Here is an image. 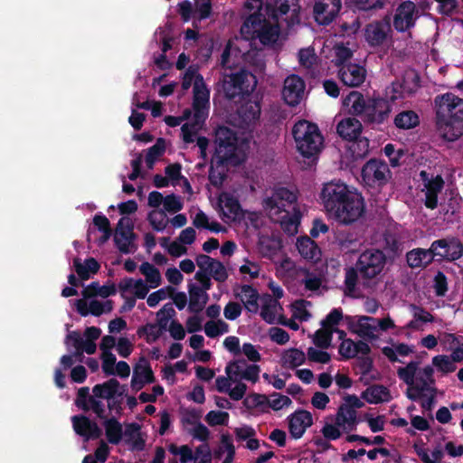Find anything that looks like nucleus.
<instances>
[{"label": "nucleus", "mask_w": 463, "mask_h": 463, "mask_svg": "<svg viewBox=\"0 0 463 463\" xmlns=\"http://www.w3.org/2000/svg\"><path fill=\"white\" fill-rule=\"evenodd\" d=\"M248 364L244 359L232 361L225 368V373L232 382H237L241 377V373L245 370Z\"/></svg>", "instance_id": "52"}, {"label": "nucleus", "mask_w": 463, "mask_h": 463, "mask_svg": "<svg viewBox=\"0 0 463 463\" xmlns=\"http://www.w3.org/2000/svg\"><path fill=\"white\" fill-rule=\"evenodd\" d=\"M137 234L134 233V237H129L128 234L125 237L115 233L114 242L118 250L123 254H128L137 250V247L135 244Z\"/></svg>", "instance_id": "46"}, {"label": "nucleus", "mask_w": 463, "mask_h": 463, "mask_svg": "<svg viewBox=\"0 0 463 463\" xmlns=\"http://www.w3.org/2000/svg\"><path fill=\"white\" fill-rule=\"evenodd\" d=\"M380 251L384 255L389 264H392L402 253L403 245L399 236L390 231L383 233Z\"/></svg>", "instance_id": "20"}, {"label": "nucleus", "mask_w": 463, "mask_h": 463, "mask_svg": "<svg viewBox=\"0 0 463 463\" xmlns=\"http://www.w3.org/2000/svg\"><path fill=\"white\" fill-rule=\"evenodd\" d=\"M307 358L310 362L319 363V364H327L331 360V355L329 353L324 350H317L314 347L307 348Z\"/></svg>", "instance_id": "64"}, {"label": "nucleus", "mask_w": 463, "mask_h": 463, "mask_svg": "<svg viewBox=\"0 0 463 463\" xmlns=\"http://www.w3.org/2000/svg\"><path fill=\"white\" fill-rule=\"evenodd\" d=\"M343 104L350 106L352 113L362 118L369 107V99H365L361 92L353 90L344 99Z\"/></svg>", "instance_id": "30"}, {"label": "nucleus", "mask_w": 463, "mask_h": 463, "mask_svg": "<svg viewBox=\"0 0 463 463\" xmlns=\"http://www.w3.org/2000/svg\"><path fill=\"white\" fill-rule=\"evenodd\" d=\"M279 34V26L265 22L255 37L264 45L273 44L277 42Z\"/></svg>", "instance_id": "40"}, {"label": "nucleus", "mask_w": 463, "mask_h": 463, "mask_svg": "<svg viewBox=\"0 0 463 463\" xmlns=\"http://www.w3.org/2000/svg\"><path fill=\"white\" fill-rule=\"evenodd\" d=\"M296 246L299 254L306 260H317L319 259L320 250L317 244L307 236L299 237Z\"/></svg>", "instance_id": "32"}, {"label": "nucleus", "mask_w": 463, "mask_h": 463, "mask_svg": "<svg viewBox=\"0 0 463 463\" xmlns=\"http://www.w3.org/2000/svg\"><path fill=\"white\" fill-rule=\"evenodd\" d=\"M105 428V434L108 441L110 444L118 445L123 436V430L121 423L115 418L106 419L103 422Z\"/></svg>", "instance_id": "36"}, {"label": "nucleus", "mask_w": 463, "mask_h": 463, "mask_svg": "<svg viewBox=\"0 0 463 463\" xmlns=\"http://www.w3.org/2000/svg\"><path fill=\"white\" fill-rule=\"evenodd\" d=\"M341 7V0H314V20L319 25H329L338 15Z\"/></svg>", "instance_id": "12"}, {"label": "nucleus", "mask_w": 463, "mask_h": 463, "mask_svg": "<svg viewBox=\"0 0 463 463\" xmlns=\"http://www.w3.org/2000/svg\"><path fill=\"white\" fill-rule=\"evenodd\" d=\"M93 397L94 395H90L89 387H81L78 390L75 405L84 411H89L90 410V398Z\"/></svg>", "instance_id": "61"}, {"label": "nucleus", "mask_w": 463, "mask_h": 463, "mask_svg": "<svg viewBox=\"0 0 463 463\" xmlns=\"http://www.w3.org/2000/svg\"><path fill=\"white\" fill-rule=\"evenodd\" d=\"M304 90L305 82L299 76L292 74L287 77L282 90L285 102L291 107L298 105L302 99Z\"/></svg>", "instance_id": "14"}, {"label": "nucleus", "mask_w": 463, "mask_h": 463, "mask_svg": "<svg viewBox=\"0 0 463 463\" xmlns=\"http://www.w3.org/2000/svg\"><path fill=\"white\" fill-rule=\"evenodd\" d=\"M137 334L139 337L146 336V341L148 344L156 342L163 334L162 329H158L156 324L147 323L146 325L140 326Z\"/></svg>", "instance_id": "54"}, {"label": "nucleus", "mask_w": 463, "mask_h": 463, "mask_svg": "<svg viewBox=\"0 0 463 463\" xmlns=\"http://www.w3.org/2000/svg\"><path fill=\"white\" fill-rule=\"evenodd\" d=\"M140 272L146 277V280L151 288L158 287L162 282L160 271L149 262H143L139 267Z\"/></svg>", "instance_id": "44"}, {"label": "nucleus", "mask_w": 463, "mask_h": 463, "mask_svg": "<svg viewBox=\"0 0 463 463\" xmlns=\"http://www.w3.org/2000/svg\"><path fill=\"white\" fill-rule=\"evenodd\" d=\"M389 262L379 248H369L363 250L356 261L360 271V279L364 286L379 282L385 274V268Z\"/></svg>", "instance_id": "5"}, {"label": "nucleus", "mask_w": 463, "mask_h": 463, "mask_svg": "<svg viewBox=\"0 0 463 463\" xmlns=\"http://www.w3.org/2000/svg\"><path fill=\"white\" fill-rule=\"evenodd\" d=\"M359 278L360 271L355 263L354 267L345 269V287L346 295H352L355 291Z\"/></svg>", "instance_id": "48"}, {"label": "nucleus", "mask_w": 463, "mask_h": 463, "mask_svg": "<svg viewBox=\"0 0 463 463\" xmlns=\"http://www.w3.org/2000/svg\"><path fill=\"white\" fill-rule=\"evenodd\" d=\"M418 17L416 5L410 0L403 1L395 10L393 27L398 33L408 32L415 26Z\"/></svg>", "instance_id": "11"}, {"label": "nucleus", "mask_w": 463, "mask_h": 463, "mask_svg": "<svg viewBox=\"0 0 463 463\" xmlns=\"http://www.w3.org/2000/svg\"><path fill=\"white\" fill-rule=\"evenodd\" d=\"M193 107L210 108V90L201 74H198L194 83Z\"/></svg>", "instance_id": "28"}, {"label": "nucleus", "mask_w": 463, "mask_h": 463, "mask_svg": "<svg viewBox=\"0 0 463 463\" xmlns=\"http://www.w3.org/2000/svg\"><path fill=\"white\" fill-rule=\"evenodd\" d=\"M390 174L388 165L379 159H370L363 166L361 176L364 183L370 187H382L387 183V175Z\"/></svg>", "instance_id": "10"}, {"label": "nucleus", "mask_w": 463, "mask_h": 463, "mask_svg": "<svg viewBox=\"0 0 463 463\" xmlns=\"http://www.w3.org/2000/svg\"><path fill=\"white\" fill-rule=\"evenodd\" d=\"M392 19L389 14L367 24L364 27V39L371 47L383 45L392 38Z\"/></svg>", "instance_id": "8"}, {"label": "nucleus", "mask_w": 463, "mask_h": 463, "mask_svg": "<svg viewBox=\"0 0 463 463\" xmlns=\"http://www.w3.org/2000/svg\"><path fill=\"white\" fill-rule=\"evenodd\" d=\"M432 364L443 373H449L456 371L457 366L454 361L447 355L439 354L432 358Z\"/></svg>", "instance_id": "56"}, {"label": "nucleus", "mask_w": 463, "mask_h": 463, "mask_svg": "<svg viewBox=\"0 0 463 463\" xmlns=\"http://www.w3.org/2000/svg\"><path fill=\"white\" fill-rule=\"evenodd\" d=\"M393 123L397 128L411 129L420 124V118L413 110H404L395 116Z\"/></svg>", "instance_id": "39"}, {"label": "nucleus", "mask_w": 463, "mask_h": 463, "mask_svg": "<svg viewBox=\"0 0 463 463\" xmlns=\"http://www.w3.org/2000/svg\"><path fill=\"white\" fill-rule=\"evenodd\" d=\"M435 255L431 246L430 249L415 248L406 253V261L411 269H425L433 260Z\"/></svg>", "instance_id": "24"}, {"label": "nucleus", "mask_w": 463, "mask_h": 463, "mask_svg": "<svg viewBox=\"0 0 463 463\" xmlns=\"http://www.w3.org/2000/svg\"><path fill=\"white\" fill-rule=\"evenodd\" d=\"M278 306V300L273 299L272 297L269 295L266 296V298L261 307L260 316L269 324H272L274 322L276 308Z\"/></svg>", "instance_id": "50"}, {"label": "nucleus", "mask_w": 463, "mask_h": 463, "mask_svg": "<svg viewBox=\"0 0 463 463\" xmlns=\"http://www.w3.org/2000/svg\"><path fill=\"white\" fill-rule=\"evenodd\" d=\"M292 135L298 151L315 163L324 146V137L317 125L307 120H299L294 125Z\"/></svg>", "instance_id": "3"}, {"label": "nucleus", "mask_w": 463, "mask_h": 463, "mask_svg": "<svg viewBox=\"0 0 463 463\" xmlns=\"http://www.w3.org/2000/svg\"><path fill=\"white\" fill-rule=\"evenodd\" d=\"M333 334V330L322 326L315 332L313 343L318 348L327 349L331 345Z\"/></svg>", "instance_id": "51"}, {"label": "nucleus", "mask_w": 463, "mask_h": 463, "mask_svg": "<svg viewBox=\"0 0 463 463\" xmlns=\"http://www.w3.org/2000/svg\"><path fill=\"white\" fill-rule=\"evenodd\" d=\"M71 422L74 431L79 436L83 437L85 440L97 439L102 435V430L99 425L85 415L72 416Z\"/></svg>", "instance_id": "18"}, {"label": "nucleus", "mask_w": 463, "mask_h": 463, "mask_svg": "<svg viewBox=\"0 0 463 463\" xmlns=\"http://www.w3.org/2000/svg\"><path fill=\"white\" fill-rule=\"evenodd\" d=\"M235 297L240 298L243 303L244 307L251 313H256L259 309L258 300L260 298L259 292L250 285L241 286V292L235 293Z\"/></svg>", "instance_id": "29"}, {"label": "nucleus", "mask_w": 463, "mask_h": 463, "mask_svg": "<svg viewBox=\"0 0 463 463\" xmlns=\"http://www.w3.org/2000/svg\"><path fill=\"white\" fill-rule=\"evenodd\" d=\"M335 423L337 426L348 425L350 430H354L358 423L357 411L353 408L341 404L335 415Z\"/></svg>", "instance_id": "35"}, {"label": "nucleus", "mask_w": 463, "mask_h": 463, "mask_svg": "<svg viewBox=\"0 0 463 463\" xmlns=\"http://www.w3.org/2000/svg\"><path fill=\"white\" fill-rule=\"evenodd\" d=\"M155 382L156 377L149 362L145 357L140 358L138 364L135 365L133 370L130 384L132 390L137 392L140 391L145 384L153 383Z\"/></svg>", "instance_id": "19"}, {"label": "nucleus", "mask_w": 463, "mask_h": 463, "mask_svg": "<svg viewBox=\"0 0 463 463\" xmlns=\"http://www.w3.org/2000/svg\"><path fill=\"white\" fill-rule=\"evenodd\" d=\"M338 78L345 86L359 87L365 80L366 70L364 66L356 63L342 64L338 70Z\"/></svg>", "instance_id": "15"}, {"label": "nucleus", "mask_w": 463, "mask_h": 463, "mask_svg": "<svg viewBox=\"0 0 463 463\" xmlns=\"http://www.w3.org/2000/svg\"><path fill=\"white\" fill-rule=\"evenodd\" d=\"M242 128L253 126L260 116V105L258 101L249 100L242 103L237 110Z\"/></svg>", "instance_id": "25"}, {"label": "nucleus", "mask_w": 463, "mask_h": 463, "mask_svg": "<svg viewBox=\"0 0 463 463\" xmlns=\"http://www.w3.org/2000/svg\"><path fill=\"white\" fill-rule=\"evenodd\" d=\"M361 397L368 403L378 404L383 402H388L391 399V394L387 387L375 384L365 389L362 392Z\"/></svg>", "instance_id": "31"}, {"label": "nucleus", "mask_w": 463, "mask_h": 463, "mask_svg": "<svg viewBox=\"0 0 463 463\" xmlns=\"http://www.w3.org/2000/svg\"><path fill=\"white\" fill-rule=\"evenodd\" d=\"M250 78L255 80V76L252 73L246 70H241L240 71L231 75L230 83L239 92L249 91L250 84L248 81Z\"/></svg>", "instance_id": "41"}, {"label": "nucleus", "mask_w": 463, "mask_h": 463, "mask_svg": "<svg viewBox=\"0 0 463 463\" xmlns=\"http://www.w3.org/2000/svg\"><path fill=\"white\" fill-rule=\"evenodd\" d=\"M335 242L339 250L345 253L356 251L361 246L358 235L351 232L346 228H337L335 233Z\"/></svg>", "instance_id": "23"}, {"label": "nucleus", "mask_w": 463, "mask_h": 463, "mask_svg": "<svg viewBox=\"0 0 463 463\" xmlns=\"http://www.w3.org/2000/svg\"><path fill=\"white\" fill-rule=\"evenodd\" d=\"M343 319V311L340 307L333 308L329 314L322 320L321 326L325 328L335 331V326Z\"/></svg>", "instance_id": "58"}, {"label": "nucleus", "mask_w": 463, "mask_h": 463, "mask_svg": "<svg viewBox=\"0 0 463 463\" xmlns=\"http://www.w3.org/2000/svg\"><path fill=\"white\" fill-rule=\"evenodd\" d=\"M363 130V125L355 118L348 117L340 120L336 126V132L339 137L346 141L357 139Z\"/></svg>", "instance_id": "22"}, {"label": "nucleus", "mask_w": 463, "mask_h": 463, "mask_svg": "<svg viewBox=\"0 0 463 463\" xmlns=\"http://www.w3.org/2000/svg\"><path fill=\"white\" fill-rule=\"evenodd\" d=\"M116 233L125 237L128 234L129 237H134V222L128 217H121L117 224Z\"/></svg>", "instance_id": "62"}, {"label": "nucleus", "mask_w": 463, "mask_h": 463, "mask_svg": "<svg viewBox=\"0 0 463 463\" xmlns=\"http://www.w3.org/2000/svg\"><path fill=\"white\" fill-rule=\"evenodd\" d=\"M437 128L442 137L455 141L463 135V99L446 93L435 99Z\"/></svg>", "instance_id": "2"}, {"label": "nucleus", "mask_w": 463, "mask_h": 463, "mask_svg": "<svg viewBox=\"0 0 463 463\" xmlns=\"http://www.w3.org/2000/svg\"><path fill=\"white\" fill-rule=\"evenodd\" d=\"M292 210L293 213H290L288 210L283 211L285 214L281 219V227L286 232L296 230L300 223L302 216L300 210L296 205L292 206Z\"/></svg>", "instance_id": "43"}, {"label": "nucleus", "mask_w": 463, "mask_h": 463, "mask_svg": "<svg viewBox=\"0 0 463 463\" xmlns=\"http://www.w3.org/2000/svg\"><path fill=\"white\" fill-rule=\"evenodd\" d=\"M205 420L210 426H226L229 421V413L222 411H210L205 416Z\"/></svg>", "instance_id": "57"}, {"label": "nucleus", "mask_w": 463, "mask_h": 463, "mask_svg": "<svg viewBox=\"0 0 463 463\" xmlns=\"http://www.w3.org/2000/svg\"><path fill=\"white\" fill-rule=\"evenodd\" d=\"M120 383L116 378H111L103 383H98L92 388L94 397L111 400L116 397Z\"/></svg>", "instance_id": "34"}, {"label": "nucleus", "mask_w": 463, "mask_h": 463, "mask_svg": "<svg viewBox=\"0 0 463 463\" xmlns=\"http://www.w3.org/2000/svg\"><path fill=\"white\" fill-rule=\"evenodd\" d=\"M188 291L190 295L188 310L191 313L198 314L205 307L209 299L208 294L194 283L188 285Z\"/></svg>", "instance_id": "26"}, {"label": "nucleus", "mask_w": 463, "mask_h": 463, "mask_svg": "<svg viewBox=\"0 0 463 463\" xmlns=\"http://www.w3.org/2000/svg\"><path fill=\"white\" fill-rule=\"evenodd\" d=\"M284 365H288L289 368L294 369L306 361L305 353L298 348H291L286 351L282 355Z\"/></svg>", "instance_id": "45"}, {"label": "nucleus", "mask_w": 463, "mask_h": 463, "mask_svg": "<svg viewBox=\"0 0 463 463\" xmlns=\"http://www.w3.org/2000/svg\"><path fill=\"white\" fill-rule=\"evenodd\" d=\"M354 191L341 181H331L324 184L320 197L325 209L330 214Z\"/></svg>", "instance_id": "7"}, {"label": "nucleus", "mask_w": 463, "mask_h": 463, "mask_svg": "<svg viewBox=\"0 0 463 463\" xmlns=\"http://www.w3.org/2000/svg\"><path fill=\"white\" fill-rule=\"evenodd\" d=\"M312 424V414L306 410H298L288 417V430L296 439H300Z\"/></svg>", "instance_id": "21"}, {"label": "nucleus", "mask_w": 463, "mask_h": 463, "mask_svg": "<svg viewBox=\"0 0 463 463\" xmlns=\"http://www.w3.org/2000/svg\"><path fill=\"white\" fill-rule=\"evenodd\" d=\"M433 288L437 297H444L448 292V279L440 270L436 273L433 279Z\"/></svg>", "instance_id": "59"}, {"label": "nucleus", "mask_w": 463, "mask_h": 463, "mask_svg": "<svg viewBox=\"0 0 463 463\" xmlns=\"http://www.w3.org/2000/svg\"><path fill=\"white\" fill-rule=\"evenodd\" d=\"M298 200L297 194L287 187H279L275 190L272 196L264 200L267 209L277 210V213H282L287 210V206L295 205Z\"/></svg>", "instance_id": "16"}, {"label": "nucleus", "mask_w": 463, "mask_h": 463, "mask_svg": "<svg viewBox=\"0 0 463 463\" xmlns=\"http://www.w3.org/2000/svg\"><path fill=\"white\" fill-rule=\"evenodd\" d=\"M349 149L354 158H364L369 153V139L361 136L355 140H352Z\"/></svg>", "instance_id": "49"}, {"label": "nucleus", "mask_w": 463, "mask_h": 463, "mask_svg": "<svg viewBox=\"0 0 463 463\" xmlns=\"http://www.w3.org/2000/svg\"><path fill=\"white\" fill-rule=\"evenodd\" d=\"M376 321L377 318L372 317H360L357 321L358 329L355 333L363 338L376 339L377 335H374V332L377 331Z\"/></svg>", "instance_id": "38"}, {"label": "nucleus", "mask_w": 463, "mask_h": 463, "mask_svg": "<svg viewBox=\"0 0 463 463\" xmlns=\"http://www.w3.org/2000/svg\"><path fill=\"white\" fill-rule=\"evenodd\" d=\"M435 257L449 261L457 260L463 255V244L455 238L439 239L431 243Z\"/></svg>", "instance_id": "13"}, {"label": "nucleus", "mask_w": 463, "mask_h": 463, "mask_svg": "<svg viewBox=\"0 0 463 463\" xmlns=\"http://www.w3.org/2000/svg\"><path fill=\"white\" fill-rule=\"evenodd\" d=\"M270 397H272V400L269 399V402L267 403V407L271 408L274 411H279L283 407H287L291 404V400L283 394L273 392Z\"/></svg>", "instance_id": "63"}, {"label": "nucleus", "mask_w": 463, "mask_h": 463, "mask_svg": "<svg viewBox=\"0 0 463 463\" xmlns=\"http://www.w3.org/2000/svg\"><path fill=\"white\" fill-rule=\"evenodd\" d=\"M165 151V140L163 137L156 139V142L147 149L146 155V165L147 168L152 169L157 158Z\"/></svg>", "instance_id": "42"}, {"label": "nucleus", "mask_w": 463, "mask_h": 463, "mask_svg": "<svg viewBox=\"0 0 463 463\" xmlns=\"http://www.w3.org/2000/svg\"><path fill=\"white\" fill-rule=\"evenodd\" d=\"M365 211L364 197L354 191L335 210L330 213L334 219L343 225H349L358 221Z\"/></svg>", "instance_id": "6"}, {"label": "nucleus", "mask_w": 463, "mask_h": 463, "mask_svg": "<svg viewBox=\"0 0 463 463\" xmlns=\"http://www.w3.org/2000/svg\"><path fill=\"white\" fill-rule=\"evenodd\" d=\"M215 152L213 161L216 166L239 165L237 155L238 136L235 130L226 126H218L214 130Z\"/></svg>", "instance_id": "4"}, {"label": "nucleus", "mask_w": 463, "mask_h": 463, "mask_svg": "<svg viewBox=\"0 0 463 463\" xmlns=\"http://www.w3.org/2000/svg\"><path fill=\"white\" fill-rule=\"evenodd\" d=\"M73 267L81 280L89 279L90 273L96 274L100 269L99 263L92 257L86 259L84 264L81 263L80 258H75L73 260Z\"/></svg>", "instance_id": "33"}, {"label": "nucleus", "mask_w": 463, "mask_h": 463, "mask_svg": "<svg viewBox=\"0 0 463 463\" xmlns=\"http://www.w3.org/2000/svg\"><path fill=\"white\" fill-rule=\"evenodd\" d=\"M268 402L269 398L267 395L253 392L244 399L243 405L249 410L261 408V411L265 412L267 411L263 407H267Z\"/></svg>", "instance_id": "55"}, {"label": "nucleus", "mask_w": 463, "mask_h": 463, "mask_svg": "<svg viewBox=\"0 0 463 463\" xmlns=\"http://www.w3.org/2000/svg\"><path fill=\"white\" fill-rule=\"evenodd\" d=\"M265 22L266 19L260 11L254 12L243 22L241 27V33L246 39L255 38Z\"/></svg>", "instance_id": "27"}, {"label": "nucleus", "mask_w": 463, "mask_h": 463, "mask_svg": "<svg viewBox=\"0 0 463 463\" xmlns=\"http://www.w3.org/2000/svg\"><path fill=\"white\" fill-rule=\"evenodd\" d=\"M209 274L218 282H224L229 277L228 271L222 262L216 260L209 269Z\"/></svg>", "instance_id": "60"}, {"label": "nucleus", "mask_w": 463, "mask_h": 463, "mask_svg": "<svg viewBox=\"0 0 463 463\" xmlns=\"http://www.w3.org/2000/svg\"><path fill=\"white\" fill-rule=\"evenodd\" d=\"M419 362L411 361L405 367H400L397 371L398 377L407 385L412 386Z\"/></svg>", "instance_id": "53"}, {"label": "nucleus", "mask_w": 463, "mask_h": 463, "mask_svg": "<svg viewBox=\"0 0 463 463\" xmlns=\"http://www.w3.org/2000/svg\"><path fill=\"white\" fill-rule=\"evenodd\" d=\"M298 0H273L267 5L268 15L276 22H279L283 15L288 14L290 6Z\"/></svg>", "instance_id": "37"}, {"label": "nucleus", "mask_w": 463, "mask_h": 463, "mask_svg": "<svg viewBox=\"0 0 463 463\" xmlns=\"http://www.w3.org/2000/svg\"><path fill=\"white\" fill-rule=\"evenodd\" d=\"M194 5L189 0H184L177 4V13L184 23L192 18L199 22L210 18L213 13L212 0H194Z\"/></svg>", "instance_id": "9"}, {"label": "nucleus", "mask_w": 463, "mask_h": 463, "mask_svg": "<svg viewBox=\"0 0 463 463\" xmlns=\"http://www.w3.org/2000/svg\"><path fill=\"white\" fill-rule=\"evenodd\" d=\"M147 221L156 232H163L169 222L164 210L149 212Z\"/></svg>", "instance_id": "47"}, {"label": "nucleus", "mask_w": 463, "mask_h": 463, "mask_svg": "<svg viewBox=\"0 0 463 463\" xmlns=\"http://www.w3.org/2000/svg\"><path fill=\"white\" fill-rule=\"evenodd\" d=\"M413 88L406 86L407 81L403 80L402 83L392 82L385 89L384 97L369 98V107L365 110L363 122L374 129H382V126L388 123L392 109V104L403 99V93L411 94L419 87L420 79L418 75L413 76Z\"/></svg>", "instance_id": "1"}, {"label": "nucleus", "mask_w": 463, "mask_h": 463, "mask_svg": "<svg viewBox=\"0 0 463 463\" xmlns=\"http://www.w3.org/2000/svg\"><path fill=\"white\" fill-rule=\"evenodd\" d=\"M420 176L426 190L424 204L428 209L434 210L438 207V195L444 187V180L439 175L429 179L425 171L420 172Z\"/></svg>", "instance_id": "17"}]
</instances>
